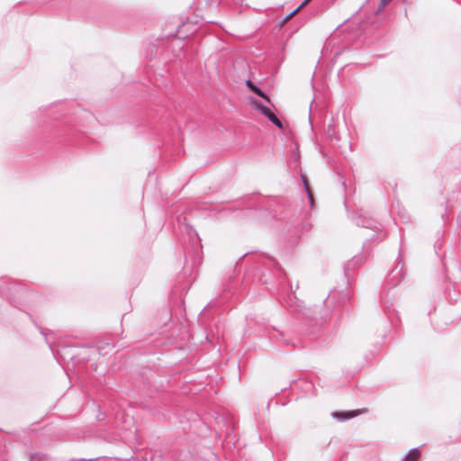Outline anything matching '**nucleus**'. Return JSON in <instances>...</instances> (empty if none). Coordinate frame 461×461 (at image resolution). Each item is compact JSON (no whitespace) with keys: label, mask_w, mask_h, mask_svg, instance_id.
<instances>
[{"label":"nucleus","mask_w":461,"mask_h":461,"mask_svg":"<svg viewBox=\"0 0 461 461\" xmlns=\"http://www.w3.org/2000/svg\"><path fill=\"white\" fill-rule=\"evenodd\" d=\"M262 114H264L273 124H275L278 129H284V125L282 122L278 119V117L271 111L270 108L267 106L259 107Z\"/></svg>","instance_id":"nucleus-5"},{"label":"nucleus","mask_w":461,"mask_h":461,"mask_svg":"<svg viewBox=\"0 0 461 461\" xmlns=\"http://www.w3.org/2000/svg\"><path fill=\"white\" fill-rule=\"evenodd\" d=\"M420 452L419 447L411 448L402 458V461H416L420 457Z\"/></svg>","instance_id":"nucleus-11"},{"label":"nucleus","mask_w":461,"mask_h":461,"mask_svg":"<svg viewBox=\"0 0 461 461\" xmlns=\"http://www.w3.org/2000/svg\"><path fill=\"white\" fill-rule=\"evenodd\" d=\"M30 461H47V456L43 454H33L31 456Z\"/></svg>","instance_id":"nucleus-15"},{"label":"nucleus","mask_w":461,"mask_h":461,"mask_svg":"<svg viewBox=\"0 0 461 461\" xmlns=\"http://www.w3.org/2000/svg\"><path fill=\"white\" fill-rule=\"evenodd\" d=\"M352 221L356 225L374 230L375 232H379L381 230L380 224H378L375 220L367 216L357 214L352 217Z\"/></svg>","instance_id":"nucleus-4"},{"label":"nucleus","mask_w":461,"mask_h":461,"mask_svg":"<svg viewBox=\"0 0 461 461\" xmlns=\"http://www.w3.org/2000/svg\"><path fill=\"white\" fill-rule=\"evenodd\" d=\"M277 335H273V338H275L278 342L282 343L284 346H292L293 348H295V343L291 339L286 338V335L284 331L276 330Z\"/></svg>","instance_id":"nucleus-10"},{"label":"nucleus","mask_w":461,"mask_h":461,"mask_svg":"<svg viewBox=\"0 0 461 461\" xmlns=\"http://www.w3.org/2000/svg\"><path fill=\"white\" fill-rule=\"evenodd\" d=\"M284 305L289 308L293 312H302L306 315L304 312V304L303 302L296 297L293 291L289 292L285 298H284Z\"/></svg>","instance_id":"nucleus-3"},{"label":"nucleus","mask_w":461,"mask_h":461,"mask_svg":"<svg viewBox=\"0 0 461 461\" xmlns=\"http://www.w3.org/2000/svg\"><path fill=\"white\" fill-rule=\"evenodd\" d=\"M360 413H362V411L360 410L348 411H334L331 413V416L339 421H346L357 416Z\"/></svg>","instance_id":"nucleus-6"},{"label":"nucleus","mask_w":461,"mask_h":461,"mask_svg":"<svg viewBox=\"0 0 461 461\" xmlns=\"http://www.w3.org/2000/svg\"><path fill=\"white\" fill-rule=\"evenodd\" d=\"M246 85L253 94L269 102V97L267 95L251 80H247Z\"/></svg>","instance_id":"nucleus-8"},{"label":"nucleus","mask_w":461,"mask_h":461,"mask_svg":"<svg viewBox=\"0 0 461 461\" xmlns=\"http://www.w3.org/2000/svg\"><path fill=\"white\" fill-rule=\"evenodd\" d=\"M259 281L269 290H285L286 275L280 265L272 258H262L258 261Z\"/></svg>","instance_id":"nucleus-1"},{"label":"nucleus","mask_w":461,"mask_h":461,"mask_svg":"<svg viewBox=\"0 0 461 461\" xmlns=\"http://www.w3.org/2000/svg\"><path fill=\"white\" fill-rule=\"evenodd\" d=\"M162 455L155 453H150L149 461H162Z\"/></svg>","instance_id":"nucleus-16"},{"label":"nucleus","mask_w":461,"mask_h":461,"mask_svg":"<svg viewBox=\"0 0 461 461\" xmlns=\"http://www.w3.org/2000/svg\"><path fill=\"white\" fill-rule=\"evenodd\" d=\"M38 329L40 330V331H41V335H42V336H44V337H46V336H47V335H46V333H45V331L43 330V329H42V328L38 327Z\"/></svg>","instance_id":"nucleus-19"},{"label":"nucleus","mask_w":461,"mask_h":461,"mask_svg":"<svg viewBox=\"0 0 461 461\" xmlns=\"http://www.w3.org/2000/svg\"><path fill=\"white\" fill-rule=\"evenodd\" d=\"M360 261H361V258L359 257H354L350 262L348 264V266L345 267L344 271H345V275L348 276V273H349V270L350 268H354L356 267L357 265L360 264Z\"/></svg>","instance_id":"nucleus-14"},{"label":"nucleus","mask_w":461,"mask_h":461,"mask_svg":"<svg viewBox=\"0 0 461 461\" xmlns=\"http://www.w3.org/2000/svg\"><path fill=\"white\" fill-rule=\"evenodd\" d=\"M291 226L294 229L293 231L292 230L289 228L288 229V231L291 232V235L290 237L291 238H294L295 237L296 239H299L301 237V235L303 234V230L304 229V226H303L299 221L298 220H295L293 222L290 223Z\"/></svg>","instance_id":"nucleus-9"},{"label":"nucleus","mask_w":461,"mask_h":461,"mask_svg":"<svg viewBox=\"0 0 461 461\" xmlns=\"http://www.w3.org/2000/svg\"><path fill=\"white\" fill-rule=\"evenodd\" d=\"M299 10H300V8H299V7H297L296 9H294L293 12H291L289 14H287V15L284 18L283 22L285 23V22L288 21V20H289L291 17H293V16H294V14H295Z\"/></svg>","instance_id":"nucleus-18"},{"label":"nucleus","mask_w":461,"mask_h":461,"mask_svg":"<svg viewBox=\"0 0 461 461\" xmlns=\"http://www.w3.org/2000/svg\"><path fill=\"white\" fill-rule=\"evenodd\" d=\"M325 132L329 139L339 140V136L336 131V127L333 123H329L327 125Z\"/></svg>","instance_id":"nucleus-12"},{"label":"nucleus","mask_w":461,"mask_h":461,"mask_svg":"<svg viewBox=\"0 0 461 461\" xmlns=\"http://www.w3.org/2000/svg\"><path fill=\"white\" fill-rule=\"evenodd\" d=\"M391 305L392 303H389V302L385 298L382 300V307L385 312H390Z\"/></svg>","instance_id":"nucleus-17"},{"label":"nucleus","mask_w":461,"mask_h":461,"mask_svg":"<svg viewBox=\"0 0 461 461\" xmlns=\"http://www.w3.org/2000/svg\"><path fill=\"white\" fill-rule=\"evenodd\" d=\"M348 300L349 296L346 289L341 291L332 290L323 303L327 308H330L331 305L335 306L336 302L338 304H343Z\"/></svg>","instance_id":"nucleus-2"},{"label":"nucleus","mask_w":461,"mask_h":461,"mask_svg":"<svg viewBox=\"0 0 461 461\" xmlns=\"http://www.w3.org/2000/svg\"><path fill=\"white\" fill-rule=\"evenodd\" d=\"M402 267V266L399 267V264H397L396 267L389 274V284L392 286H395L398 283L401 282L403 276Z\"/></svg>","instance_id":"nucleus-7"},{"label":"nucleus","mask_w":461,"mask_h":461,"mask_svg":"<svg viewBox=\"0 0 461 461\" xmlns=\"http://www.w3.org/2000/svg\"><path fill=\"white\" fill-rule=\"evenodd\" d=\"M301 177H302V181L303 183V186H304L305 192H306L307 196L309 198V202H310L311 205L312 206L313 205V194H312V193L311 191V188H310L307 177L305 176H303V175H301Z\"/></svg>","instance_id":"nucleus-13"},{"label":"nucleus","mask_w":461,"mask_h":461,"mask_svg":"<svg viewBox=\"0 0 461 461\" xmlns=\"http://www.w3.org/2000/svg\"><path fill=\"white\" fill-rule=\"evenodd\" d=\"M47 343H48L49 347L51 348V344L49 341H47Z\"/></svg>","instance_id":"nucleus-20"}]
</instances>
